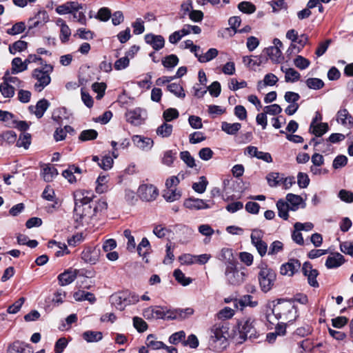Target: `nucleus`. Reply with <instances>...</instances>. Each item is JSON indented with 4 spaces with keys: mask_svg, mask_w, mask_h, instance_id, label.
Wrapping results in <instances>:
<instances>
[{
    "mask_svg": "<svg viewBox=\"0 0 353 353\" xmlns=\"http://www.w3.org/2000/svg\"><path fill=\"white\" fill-rule=\"evenodd\" d=\"M74 218L79 223H81L84 217H86V212L92 209V194L90 192L78 190L74 193Z\"/></svg>",
    "mask_w": 353,
    "mask_h": 353,
    "instance_id": "obj_1",
    "label": "nucleus"
},
{
    "mask_svg": "<svg viewBox=\"0 0 353 353\" xmlns=\"http://www.w3.org/2000/svg\"><path fill=\"white\" fill-rule=\"evenodd\" d=\"M53 70L54 67L51 64L45 63L43 66L32 71L31 79L34 81L33 87L36 92H41L50 83V74Z\"/></svg>",
    "mask_w": 353,
    "mask_h": 353,
    "instance_id": "obj_2",
    "label": "nucleus"
},
{
    "mask_svg": "<svg viewBox=\"0 0 353 353\" xmlns=\"http://www.w3.org/2000/svg\"><path fill=\"white\" fill-rule=\"evenodd\" d=\"M239 343H243L247 339H256L258 337L254 327V320L252 318H243L237 323Z\"/></svg>",
    "mask_w": 353,
    "mask_h": 353,
    "instance_id": "obj_3",
    "label": "nucleus"
},
{
    "mask_svg": "<svg viewBox=\"0 0 353 353\" xmlns=\"http://www.w3.org/2000/svg\"><path fill=\"white\" fill-rule=\"evenodd\" d=\"M110 300L118 310H123L127 305L137 303L139 301V297L135 293L123 291L113 294Z\"/></svg>",
    "mask_w": 353,
    "mask_h": 353,
    "instance_id": "obj_4",
    "label": "nucleus"
},
{
    "mask_svg": "<svg viewBox=\"0 0 353 353\" xmlns=\"http://www.w3.org/2000/svg\"><path fill=\"white\" fill-rule=\"evenodd\" d=\"M276 273L272 268H268L266 264L261 265L258 274V279L261 289L263 292H268L272 289L276 280Z\"/></svg>",
    "mask_w": 353,
    "mask_h": 353,
    "instance_id": "obj_5",
    "label": "nucleus"
},
{
    "mask_svg": "<svg viewBox=\"0 0 353 353\" xmlns=\"http://www.w3.org/2000/svg\"><path fill=\"white\" fill-rule=\"evenodd\" d=\"M228 327L223 323L214 324L211 330L210 341L212 343H219V347L215 346L217 350L224 348L227 345V334Z\"/></svg>",
    "mask_w": 353,
    "mask_h": 353,
    "instance_id": "obj_6",
    "label": "nucleus"
},
{
    "mask_svg": "<svg viewBox=\"0 0 353 353\" xmlns=\"http://www.w3.org/2000/svg\"><path fill=\"white\" fill-rule=\"evenodd\" d=\"M225 276L228 284L232 285H239L244 281L245 274L237 269L236 263L230 266H226Z\"/></svg>",
    "mask_w": 353,
    "mask_h": 353,
    "instance_id": "obj_7",
    "label": "nucleus"
},
{
    "mask_svg": "<svg viewBox=\"0 0 353 353\" xmlns=\"http://www.w3.org/2000/svg\"><path fill=\"white\" fill-rule=\"evenodd\" d=\"M296 312L294 305L290 303H283L275 306L272 310L273 314L277 319H283L288 322L293 320L292 316H290L292 312ZM295 317V316H293Z\"/></svg>",
    "mask_w": 353,
    "mask_h": 353,
    "instance_id": "obj_8",
    "label": "nucleus"
},
{
    "mask_svg": "<svg viewBox=\"0 0 353 353\" xmlns=\"http://www.w3.org/2000/svg\"><path fill=\"white\" fill-rule=\"evenodd\" d=\"M137 194L139 198L144 201H152L159 195L158 189L152 184H141L138 188Z\"/></svg>",
    "mask_w": 353,
    "mask_h": 353,
    "instance_id": "obj_9",
    "label": "nucleus"
},
{
    "mask_svg": "<svg viewBox=\"0 0 353 353\" xmlns=\"http://www.w3.org/2000/svg\"><path fill=\"white\" fill-rule=\"evenodd\" d=\"M302 272L304 276L307 277L310 285L314 288H318L319 286L316 280L319 272L317 270L313 269L312 264L309 261H306L303 263Z\"/></svg>",
    "mask_w": 353,
    "mask_h": 353,
    "instance_id": "obj_10",
    "label": "nucleus"
},
{
    "mask_svg": "<svg viewBox=\"0 0 353 353\" xmlns=\"http://www.w3.org/2000/svg\"><path fill=\"white\" fill-rule=\"evenodd\" d=\"M301 262L296 259H290L285 263L281 265L280 273L282 275L292 276L301 268Z\"/></svg>",
    "mask_w": 353,
    "mask_h": 353,
    "instance_id": "obj_11",
    "label": "nucleus"
},
{
    "mask_svg": "<svg viewBox=\"0 0 353 353\" xmlns=\"http://www.w3.org/2000/svg\"><path fill=\"white\" fill-rule=\"evenodd\" d=\"M245 155L249 156L251 158L256 157L258 159L262 160L267 163L272 162V158L269 152H264L259 151L258 148L255 146L249 145L244 151Z\"/></svg>",
    "mask_w": 353,
    "mask_h": 353,
    "instance_id": "obj_12",
    "label": "nucleus"
},
{
    "mask_svg": "<svg viewBox=\"0 0 353 353\" xmlns=\"http://www.w3.org/2000/svg\"><path fill=\"white\" fill-rule=\"evenodd\" d=\"M145 112L141 108H135L126 113L127 121L134 125H141L145 120Z\"/></svg>",
    "mask_w": 353,
    "mask_h": 353,
    "instance_id": "obj_13",
    "label": "nucleus"
},
{
    "mask_svg": "<svg viewBox=\"0 0 353 353\" xmlns=\"http://www.w3.org/2000/svg\"><path fill=\"white\" fill-rule=\"evenodd\" d=\"M100 250L95 248L88 247L81 252V259L90 264H95L99 259Z\"/></svg>",
    "mask_w": 353,
    "mask_h": 353,
    "instance_id": "obj_14",
    "label": "nucleus"
},
{
    "mask_svg": "<svg viewBox=\"0 0 353 353\" xmlns=\"http://www.w3.org/2000/svg\"><path fill=\"white\" fill-rule=\"evenodd\" d=\"M49 106V101L46 99H42L37 101L36 105H30L28 110L30 113L34 114L37 118L41 119Z\"/></svg>",
    "mask_w": 353,
    "mask_h": 353,
    "instance_id": "obj_15",
    "label": "nucleus"
},
{
    "mask_svg": "<svg viewBox=\"0 0 353 353\" xmlns=\"http://www.w3.org/2000/svg\"><path fill=\"white\" fill-rule=\"evenodd\" d=\"M7 353H33V349L29 344L16 341L8 346Z\"/></svg>",
    "mask_w": 353,
    "mask_h": 353,
    "instance_id": "obj_16",
    "label": "nucleus"
},
{
    "mask_svg": "<svg viewBox=\"0 0 353 353\" xmlns=\"http://www.w3.org/2000/svg\"><path fill=\"white\" fill-rule=\"evenodd\" d=\"M145 41L150 45L154 50H159L164 47L165 39L161 35H155L152 33L145 35Z\"/></svg>",
    "mask_w": 353,
    "mask_h": 353,
    "instance_id": "obj_17",
    "label": "nucleus"
},
{
    "mask_svg": "<svg viewBox=\"0 0 353 353\" xmlns=\"http://www.w3.org/2000/svg\"><path fill=\"white\" fill-rule=\"evenodd\" d=\"M183 205L190 210H199L208 209L210 206L203 199L189 198L184 201Z\"/></svg>",
    "mask_w": 353,
    "mask_h": 353,
    "instance_id": "obj_18",
    "label": "nucleus"
},
{
    "mask_svg": "<svg viewBox=\"0 0 353 353\" xmlns=\"http://www.w3.org/2000/svg\"><path fill=\"white\" fill-rule=\"evenodd\" d=\"M194 313V310L190 307H187L185 309H174V310H168V318L170 319H185Z\"/></svg>",
    "mask_w": 353,
    "mask_h": 353,
    "instance_id": "obj_19",
    "label": "nucleus"
},
{
    "mask_svg": "<svg viewBox=\"0 0 353 353\" xmlns=\"http://www.w3.org/2000/svg\"><path fill=\"white\" fill-rule=\"evenodd\" d=\"M79 270L69 269L58 276V280L61 285H67L72 283L77 278Z\"/></svg>",
    "mask_w": 353,
    "mask_h": 353,
    "instance_id": "obj_20",
    "label": "nucleus"
},
{
    "mask_svg": "<svg viewBox=\"0 0 353 353\" xmlns=\"http://www.w3.org/2000/svg\"><path fill=\"white\" fill-rule=\"evenodd\" d=\"M336 121L345 127L351 128L353 126V117L347 109H341L336 114Z\"/></svg>",
    "mask_w": 353,
    "mask_h": 353,
    "instance_id": "obj_21",
    "label": "nucleus"
},
{
    "mask_svg": "<svg viewBox=\"0 0 353 353\" xmlns=\"http://www.w3.org/2000/svg\"><path fill=\"white\" fill-rule=\"evenodd\" d=\"M132 141L137 148L143 150L151 149L154 143L152 139L140 135H134L132 137Z\"/></svg>",
    "mask_w": 353,
    "mask_h": 353,
    "instance_id": "obj_22",
    "label": "nucleus"
},
{
    "mask_svg": "<svg viewBox=\"0 0 353 353\" xmlns=\"http://www.w3.org/2000/svg\"><path fill=\"white\" fill-rule=\"evenodd\" d=\"M286 201L292 211L297 210L301 205H302L301 208H305V205L301 196L292 193H289L286 195Z\"/></svg>",
    "mask_w": 353,
    "mask_h": 353,
    "instance_id": "obj_23",
    "label": "nucleus"
},
{
    "mask_svg": "<svg viewBox=\"0 0 353 353\" xmlns=\"http://www.w3.org/2000/svg\"><path fill=\"white\" fill-rule=\"evenodd\" d=\"M345 262L344 257L340 253H335L329 256L325 261V266L328 269L336 268Z\"/></svg>",
    "mask_w": 353,
    "mask_h": 353,
    "instance_id": "obj_24",
    "label": "nucleus"
},
{
    "mask_svg": "<svg viewBox=\"0 0 353 353\" xmlns=\"http://www.w3.org/2000/svg\"><path fill=\"white\" fill-rule=\"evenodd\" d=\"M219 259L222 261L226 266L236 263L233 254V250L230 248H224L221 250Z\"/></svg>",
    "mask_w": 353,
    "mask_h": 353,
    "instance_id": "obj_25",
    "label": "nucleus"
},
{
    "mask_svg": "<svg viewBox=\"0 0 353 353\" xmlns=\"http://www.w3.org/2000/svg\"><path fill=\"white\" fill-rule=\"evenodd\" d=\"M328 130L329 127L327 123L315 124V121L313 120L310 125V132L314 134L316 137H321L326 133Z\"/></svg>",
    "mask_w": 353,
    "mask_h": 353,
    "instance_id": "obj_26",
    "label": "nucleus"
},
{
    "mask_svg": "<svg viewBox=\"0 0 353 353\" xmlns=\"http://www.w3.org/2000/svg\"><path fill=\"white\" fill-rule=\"evenodd\" d=\"M108 208V203L105 200H99L96 203L92 204V209L86 212V215L89 218H92L98 214V213L105 210Z\"/></svg>",
    "mask_w": 353,
    "mask_h": 353,
    "instance_id": "obj_27",
    "label": "nucleus"
},
{
    "mask_svg": "<svg viewBox=\"0 0 353 353\" xmlns=\"http://www.w3.org/2000/svg\"><path fill=\"white\" fill-rule=\"evenodd\" d=\"M278 81L279 79L275 74L272 73H268L265 75L263 81H259L258 82L257 88L259 90H261L266 86L274 85Z\"/></svg>",
    "mask_w": 353,
    "mask_h": 353,
    "instance_id": "obj_28",
    "label": "nucleus"
},
{
    "mask_svg": "<svg viewBox=\"0 0 353 353\" xmlns=\"http://www.w3.org/2000/svg\"><path fill=\"white\" fill-rule=\"evenodd\" d=\"M17 140V134L12 130H7L0 134L1 145L13 144Z\"/></svg>",
    "mask_w": 353,
    "mask_h": 353,
    "instance_id": "obj_29",
    "label": "nucleus"
},
{
    "mask_svg": "<svg viewBox=\"0 0 353 353\" xmlns=\"http://www.w3.org/2000/svg\"><path fill=\"white\" fill-rule=\"evenodd\" d=\"M263 52L274 63H279L282 60V52L277 47L270 46L265 48Z\"/></svg>",
    "mask_w": 353,
    "mask_h": 353,
    "instance_id": "obj_30",
    "label": "nucleus"
},
{
    "mask_svg": "<svg viewBox=\"0 0 353 353\" xmlns=\"http://www.w3.org/2000/svg\"><path fill=\"white\" fill-rule=\"evenodd\" d=\"M281 70L285 73V81L286 82H296L301 78V74L294 68H286L282 66Z\"/></svg>",
    "mask_w": 353,
    "mask_h": 353,
    "instance_id": "obj_31",
    "label": "nucleus"
},
{
    "mask_svg": "<svg viewBox=\"0 0 353 353\" xmlns=\"http://www.w3.org/2000/svg\"><path fill=\"white\" fill-rule=\"evenodd\" d=\"M276 208L279 216L284 220H288L289 218L288 212L290 210L289 204L283 199H279L276 203Z\"/></svg>",
    "mask_w": 353,
    "mask_h": 353,
    "instance_id": "obj_32",
    "label": "nucleus"
},
{
    "mask_svg": "<svg viewBox=\"0 0 353 353\" xmlns=\"http://www.w3.org/2000/svg\"><path fill=\"white\" fill-rule=\"evenodd\" d=\"M73 296L77 301H88L90 303H94L96 301V298L92 293L83 290L74 292Z\"/></svg>",
    "mask_w": 353,
    "mask_h": 353,
    "instance_id": "obj_33",
    "label": "nucleus"
},
{
    "mask_svg": "<svg viewBox=\"0 0 353 353\" xmlns=\"http://www.w3.org/2000/svg\"><path fill=\"white\" fill-rule=\"evenodd\" d=\"M12 73L14 74L23 72L28 69L27 63H25V60L22 61L20 57H15L12 59Z\"/></svg>",
    "mask_w": 353,
    "mask_h": 353,
    "instance_id": "obj_34",
    "label": "nucleus"
},
{
    "mask_svg": "<svg viewBox=\"0 0 353 353\" xmlns=\"http://www.w3.org/2000/svg\"><path fill=\"white\" fill-rule=\"evenodd\" d=\"M172 130V125L168 124V122L164 121L157 128L156 133L158 136L162 138H168L171 136Z\"/></svg>",
    "mask_w": 353,
    "mask_h": 353,
    "instance_id": "obj_35",
    "label": "nucleus"
},
{
    "mask_svg": "<svg viewBox=\"0 0 353 353\" xmlns=\"http://www.w3.org/2000/svg\"><path fill=\"white\" fill-rule=\"evenodd\" d=\"M241 128V124L239 123H230L226 121L221 123V130L228 134H236Z\"/></svg>",
    "mask_w": 353,
    "mask_h": 353,
    "instance_id": "obj_36",
    "label": "nucleus"
},
{
    "mask_svg": "<svg viewBox=\"0 0 353 353\" xmlns=\"http://www.w3.org/2000/svg\"><path fill=\"white\" fill-rule=\"evenodd\" d=\"M41 174L45 181L50 182L57 176L58 171L53 165H47L43 169Z\"/></svg>",
    "mask_w": 353,
    "mask_h": 353,
    "instance_id": "obj_37",
    "label": "nucleus"
},
{
    "mask_svg": "<svg viewBox=\"0 0 353 353\" xmlns=\"http://www.w3.org/2000/svg\"><path fill=\"white\" fill-rule=\"evenodd\" d=\"M167 90L176 97L183 99L185 97V91L179 83H172L167 86Z\"/></svg>",
    "mask_w": 353,
    "mask_h": 353,
    "instance_id": "obj_38",
    "label": "nucleus"
},
{
    "mask_svg": "<svg viewBox=\"0 0 353 353\" xmlns=\"http://www.w3.org/2000/svg\"><path fill=\"white\" fill-rule=\"evenodd\" d=\"M151 246L148 239L146 237H143L141 241L137 246V252L139 256H143V259L146 258V255L148 254V250H150Z\"/></svg>",
    "mask_w": 353,
    "mask_h": 353,
    "instance_id": "obj_39",
    "label": "nucleus"
},
{
    "mask_svg": "<svg viewBox=\"0 0 353 353\" xmlns=\"http://www.w3.org/2000/svg\"><path fill=\"white\" fill-rule=\"evenodd\" d=\"M28 48V43L22 40H18L9 46L8 50L10 54H15L26 50Z\"/></svg>",
    "mask_w": 353,
    "mask_h": 353,
    "instance_id": "obj_40",
    "label": "nucleus"
},
{
    "mask_svg": "<svg viewBox=\"0 0 353 353\" xmlns=\"http://www.w3.org/2000/svg\"><path fill=\"white\" fill-rule=\"evenodd\" d=\"M48 16L46 11H39L34 18L29 20V29L37 27L41 23L39 19H42L43 21L46 22L48 21Z\"/></svg>",
    "mask_w": 353,
    "mask_h": 353,
    "instance_id": "obj_41",
    "label": "nucleus"
},
{
    "mask_svg": "<svg viewBox=\"0 0 353 353\" xmlns=\"http://www.w3.org/2000/svg\"><path fill=\"white\" fill-rule=\"evenodd\" d=\"M57 246L58 250L55 252V256L57 257H60L63 256L64 254H67L70 253L67 245L65 243H58L55 241H50L48 243L49 248H53V246Z\"/></svg>",
    "mask_w": 353,
    "mask_h": 353,
    "instance_id": "obj_42",
    "label": "nucleus"
},
{
    "mask_svg": "<svg viewBox=\"0 0 353 353\" xmlns=\"http://www.w3.org/2000/svg\"><path fill=\"white\" fill-rule=\"evenodd\" d=\"M102 337V333L98 331H86L83 333V339L88 343L99 341Z\"/></svg>",
    "mask_w": 353,
    "mask_h": 353,
    "instance_id": "obj_43",
    "label": "nucleus"
},
{
    "mask_svg": "<svg viewBox=\"0 0 353 353\" xmlns=\"http://www.w3.org/2000/svg\"><path fill=\"white\" fill-rule=\"evenodd\" d=\"M217 54L218 50L216 48H210L205 54H199L197 58L201 63H206L212 60Z\"/></svg>",
    "mask_w": 353,
    "mask_h": 353,
    "instance_id": "obj_44",
    "label": "nucleus"
},
{
    "mask_svg": "<svg viewBox=\"0 0 353 353\" xmlns=\"http://www.w3.org/2000/svg\"><path fill=\"white\" fill-rule=\"evenodd\" d=\"M179 63V58L175 54H170L162 59L163 65L168 70L174 68Z\"/></svg>",
    "mask_w": 353,
    "mask_h": 353,
    "instance_id": "obj_45",
    "label": "nucleus"
},
{
    "mask_svg": "<svg viewBox=\"0 0 353 353\" xmlns=\"http://www.w3.org/2000/svg\"><path fill=\"white\" fill-rule=\"evenodd\" d=\"M97 136L98 132L95 130H85L80 133L79 139L81 141H91L96 139Z\"/></svg>",
    "mask_w": 353,
    "mask_h": 353,
    "instance_id": "obj_46",
    "label": "nucleus"
},
{
    "mask_svg": "<svg viewBox=\"0 0 353 353\" xmlns=\"http://www.w3.org/2000/svg\"><path fill=\"white\" fill-rule=\"evenodd\" d=\"M146 344L148 347H150L152 350L163 349L164 347H166V345H165L162 341H157L154 336L152 334L147 337Z\"/></svg>",
    "mask_w": 353,
    "mask_h": 353,
    "instance_id": "obj_47",
    "label": "nucleus"
},
{
    "mask_svg": "<svg viewBox=\"0 0 353 353\" xmlns=\"http://www.w3.org/2000/svg\"><path fill=\"white\" fill-rule=\"evenodd\" d=\"M208 184V181H207V179L202 176L199 177V182H196L192 184V189L196 192L202 194L205 191Z\"/></svg>",
    "mask_w": 353,
    "mask_h": 353,
    "instance_id": "obj_48",
    "label": "nucleus"
},
{
    "mask_svg": "<svg viewBox=\"0 0 353 353\" xmlns=\"http://www.w3.org/2000/svg\"><path fill=\"white\" fill-rule=\"evenodd\" d=\"M0 92L6 98H11L14 94V88L12 85L8 84L4 81L0 84Z\"/></svg>",
    "mask_w": 353,
    "mask_h": 353,
    "instance_id": "obj_49",
    "label": "nucleus"
},
{
    "mask_svg": "<svg viewBox=\"0 0 353 353\" xmlns=\"http://www.w3.org/2000/svg\"><path fill=\"white\" fill-rule=\"evenodd\" d=\"M173 276L175 279L183 286H186L192 283V279L189 277H186L179 269H176L174 271Z\"/></svg>",
    "mask_w": 353,
    "mask_h": 353,
    "instance_id": "obj_50",
    "label": "nucleus"
},
{
    "mask_svg": "<svg viewBox=\"0 0 353 353\" xmlns=\"http://www.w3.org/2000/svg\"><path fill=\"white\" fill-rule=\"evenodd\" d=\"M26 24L23 21L17 22L12 26L11 28L6 30V33L9 35H17L23 32L26 30Z\"/></svg>",
    "mask_w": 353,
    "mask_h": 353,
    "instance_id": "obj_51",
    "label": "nucleus"
},
{
    "mask_svg": "<svg viewBox=\"0 0 353 353\" xmlns=\"http://www.w3.org/2000/svg\"><path fill=\"white\" fill-rule=\"evenodd\" d=\"M31 143V135L29 133H23L20 135L19 139L17 141L16 145L18 148L23 147L28 149Z\"/></svg>",
    "mask_w": 353,
    "mask_h": 353,
    "instance_id": "obj_52",
    "label": "nucleus"
},
{
    "mask_svg": "<svg viewBox=\"0 0 353 353\" xmlns=\"http://www.w3.org/2000/svg\"><path fill=\"white\" fill-rule=\"evenodd\" d=\"M179 111L172 108H168L163 113V118L165 122L172 121L179 117Z\"/></svg>",
    "mask_w": 353,
    "mask_h": 353,
    "instance_id": "obj_53",
    "label": "nucleus"
},
{
    "mask_svg": "<svg viewBox=\"0 0 353 353\" xmlns=\"http://www.w3.org/2000/svg\"><path fill=\"white\" fill-rule=\"evenodd\" d=\"M181 196V192L175 189H168L164 193L163 197L168 202H173L179 200Z\"/></svg>",
    "mask_w": 353,
    "mask_h": 353,
    "instance_id": "obj_54",
    "label": "nucleus"
},
{
    "mask_svg": "<svg viewBox=\"0 0 353 353\" xmlns=\"http://www.w3.org/2000/svg\"><path fill=\"white\" fill-rule=\"evenodd\" d=\"M238 8L241 12L245 14H252L256 10V6L249 1H242L239 3Z\"/></svg>",
    "mask_w": 353,
    "mask_h": 353,
    "instance_id": "obj_55",
    "label": "nucleus"
},
{
    "mask_svg": "<svg viewBox=\"0 0 353 353\" xmlns=\"http://www.w3.org/2000/svg\"><path fill=\"white\" fill-rule=\"evenodd\" d=\"M108 176L100 174L97 179V186L96 190L99 193H103L108 190L106 183L108 182Z\"/></svg>",
    "mask_w": 353,
    "mask_h": 353,
    "instance_id": "obj_56",
    "label": "nucleus"
},
{
    "mask_svg": "<svg viewBox=\"0 0 353 353\" xmlns=\"http://www.w3.org/2000/svg\"><path fill=\"white\" fill-rule=\"evenodd\" d=\"M154 314V319H170L168 318V310L165 311L163 307L159 306L151 307Z\"/></svg>",
    "mask_w": 353,
    "mask_h": 353,
    "instance_id": "obj_57",
    "label": "nucleus"
},
{
    "mask_svg": "<svg viewBox=\"0 0 353 353\" xmlns=\"http://www.w3.org/2000/svg\"><path fill=\"white\" fill-rule=\"evenodd\" d=\"M305 83L309 88L313 90H319L324 86V82L319 78H309Z\"/></svg>",
    "mask_w": 353,
    "mask_h": 353,
    "instance_id": "obj_58",
    "label": "nucleus"
},
{
    "mask_svg": "<svg viewBox=\"0 0 353 353\" xmlns=\"http://www.w3.org/2000/svg\"><path fill=\"white\" fill-rule=\"evenodd\" d=\"M94 17L101 21H107L111 17V11L108 8H101Z\"/></svg>",
    "mask_w": 353,
    "mask_h": 353,
    "instance_id": "obj_59",
    "label": "nucleus"
},
{
    "mask_svg": "<svg viewBox=\"0 0 353 353\" xmlns=\"http://www.w3.org/2000/svg\"><path fill=\"white\" fill-rule=\"evenodd\" d=\"M180 157L181 160L189 167L194 168L196 166L195 160L193 157L191 156L188 151H183L180 153Z\"/></svg>",
    "mask_w": 353,
    "mask_h": 353,
    "instance_id": "obj_60",
    "label": "nucleus"
},
{
    "mask_svg": "<svg viewBox=\"0 0 353 353\" xmlns=\"http://www.w3.org/2000/svg\"><path fill=\"white\" fill-rule=\"evenodd\" d=\"M294 64L299 69L305 70L309 67L310 61L301 55H298L294 60Z\"/></svg>",
    "mask_w": 353,
    "mask_h": 353,
    "instance_id": "obj_61",
    "label": "nucleus"
},
{
    "mask_svg": "<svg viewBox=\"0 0 353 353\" xmlns=\"http://www.w3.org/2000/svg\"><path fill=\"white\" fill-rule=\"evenodd\" d=\"M310 179L307 174L299 172L297 174V183L300 188H305L309 185Z\"/></svg>",
    "mask_w": 353,
    "mask_h": 353,
    "instance_id": "obj_62",
    "label": "nucleus"
},
{
    "mask_svg": "<svg viewBox=\"0 0 353 353\" xmlns=\"http://www.w3.org/2000/svg\"><path fill=\"white\" fill-rule=\"evenodd\" d=\"M252 245L256 248L259 254L261 257L264 256L267 254L268 244L263 240L254 242L252 243Z\"/></svg>",
    "mask_w": 353,
    "mask_h": 353,
    "instance_id": "obj_63",
    "label": "nucleus"
},
{
    "mask_svg": "<svg viewBox=\"0 0 353 353\" xmlns=\"http://www.w3.org/2000/svg\"><path fill=\"white\" fill-rule=\"evenodd\" d=\"M283 250V244L279 241H273L268 250L269 255H275Z\"/></svg>",
    "mask_w": 353,
    "mask_h": 353,
    "instance_id": "obj_64",
    "label": "nucleus"
}]
</instances>
